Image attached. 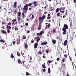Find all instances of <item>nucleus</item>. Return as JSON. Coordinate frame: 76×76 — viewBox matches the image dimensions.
Wrapping results in <instances>:
<instances>
[{
  "mask_svg": "<svg viewBox=\"0 0 76 76\" xmlns=\"http://www.w3.org/2000/svg\"><path fill=\"white\" fill-rule=\"evenodd\" d=\"M68 25L67 24H65L63 26V27L62 28V30L63 31V34L64 35H66V29H68Z\"/></svg>",
  "mask_w": 76,
  "mask_h": 76,
  "instance_id": "obj_1",
  "label": "nucleus"
},
{
  "mask_svg": "<svg viewBox=\"0 0 76 76\" xmlns=\"http://www.w3.org/2000/svg\"><path fill=\"white\" fill-rule=\"evenodd\" d=\"M45 16L43 14V16L42 17H39V20L40 22L42 23L44 22V19H45Z\"/></svg>",
  "mask_w": 76,
  "mask_h": 76,
  "instance_id": "obj_2",
  "label": "nucleus"
},
{
  "mask_svg": "<svg viewBox=\"0 0 76 76\" xmlns=\"http://www.w3.org/2000/svg\"><path fill=\"white\" fill-rule=\"evenodd\" d=\"M6 28L7 29H9L8 30L7 29V32L8 34H9L10 32V29H11V27L10 26H9L7 25L6 26Z\"/></svg>",
  "mask_w": 76,
  "mask_h": 76,
  "instance_id": "obj_3",
  "label": "nucleus"
},
{
  "mask_svg": "<svg viewBox=\"0 0 76 76\" xmlns=\"http://www.w3.org/2000/svg\"><path fill=\"white\" fill-rule=\"evenodd\" d=\"M41 23H42L39 22L38 27L37 28L38 30H40L41 29Z\"/></svg>",
  "mask_w": 76,
  "mask_h": 76,
  "instance_id": "obj_4",
  "label": "nucleus"
},
{
  "mask_svg": "<svg viewBox=\"0 0 76 76\" xmlns=\"http://www.w3.org/2000/svg\"><path fill=\"white\" fill-rule=\"evenodd\" d=\"M13 6L15 9H16V7L17 6V2H14V4Z\"/></svg>",
  "mask_w": 76,
  "mask_h": 76,
  "instance_id": "obj_5",
  "label": "nucleus"
},
{
  "mask_svg": "<svg viewBox=\"0 0 76 76\" xmlns=\"http://www.w3.org/2000/svg\"><path fill=\"white\" fill-rule=\"evenodd\" d=\"M50 26H51V24H50V23H49L48 25H46L45 28H50Z\"/></svg>",
  "mask_w": 76,
  "mask_h": 76,
  "instance_id": "obj_6",
  "label": "nucleus"
},
{
  "mask_svg": "<svg viewBox=\"0 0 76 76\" xmlns=\"http://www.w3.org/2000/svg\"><path fill=\"white\" fill-rule=\"evenodd\" d=\"M38 47V43H35L34 44V48L36 49Z\"/></svg>",
  "mask_w": 76,
  "mask_h": 76,
  "instance_id": "obj_7",
  "label": "nucleus"
},
{
  "mask_svg": "<svg viewBox=\"0 0 76 76\" xmlns=\"http://www.w3.org/2000/svg\"><path fill=\"white\" fill-rule=\"evenodd\" d=\"M17 62L18 63H19V64H22V61H21V60L20 59H19L18 60Z\"/></svg>",
  "mask_w": 76,
  "mask_h": 76,
  "instance_id": "obj_8",
  "label": "nucleus"
},
{
  "mask_svg": "<svg viewBox=\"0 0 76 76\" xmlns=\"http://www.w3.org/2000/svg\"><path fill=\"white\" fill-rule=\"evenodd\" d=\"M47 42H43L41 43V45H47Z\"/></svg>",
  "mask_w": 76,
  "mask_h": 76,
  "instance_id": "obj_9",
  "label": "nucleus"
},
{
  "mask_svg": "<svg viewBox=\"0 0 76 76\" xmlns=\"http://www.w3.org/2000/svg\"><path fill=\"white\" fill-rule=\"evenodd\" d=\"M52 41L53 44H55L56 43V40L54 39H52Z\"/></svg>",
  "mask_w": 76,
  "mask_h": 76,
  "instance_id": "obj_10",
  "label": "nucleus"
},
{
  "mask_svg": "<svg viewBox=\"0 0 76 76\" xmlns=\"http://www.w3.org/2000/svg\"><path fill=\"white\" fill-rule=\"evenodd\" d=\"M64 46H66L67 45V40H65L64 43Z\"/></svg>",
  "mask_w": 76,
  "mask_h": 76,
  "instance_id": "obj_11",
  "label": "nucleus"
},
{
  "mask_svg": "<svg viewBox=\"0 0 76 76\" xmlns=\"http://www.w3.org/2000/svg\"><path fill=\"white\" fill-rule=\"evenodd\" d=\"M33 4H34V6H37L38 5L37 4V2L34 1L33 3Z\"/></svg>",
  "mask_w": 76,
  "mask_h": 76,
  "instance_id": "obj_12",
  "label": "nucleus"
},
{
  "mask_svg": "<svg viewBox=\"0 0 76 76\" xmlns=\"http://www.w3.org/2000/svg\"><path fill=\"white\" fill-rule=\"evenodd\" d=\"M59 10H60V8H57L56 10V13H57L58 12H59Z\"/></svg>",
  "mask_w": 76,
  "mask_h": 76,
  "instance_id": "obj_13",
  "label": "nucleus"
},
{
  "mask_svg": "<svg viewBox=\"0 0 76 76\" xmlns=\"http://www.w3.org/2000/svg\"><path fill=\"white\" fill-rule=\"evenodd\" d=\"M26 76H29V75H30L31 76V75L30 74H29V73L26 72Z\"/></svg>",
  "mask_w": 76,
  "mask_h": 76,
  "instance_id": "obj_14",
  "label": "nucleus"
},
{
  "mask_svg": "<svg viewBox=\"0 0 76 76\" xmlns=\"http://www.w3.org/2000/svg\"><path fill=\"white\" fill-rule=\"evenodd\" d=\"M66 8L65 7H61L60 8V11H61V10H65Z\"/></svg>",
  "mask_w": 76,
  "mask_h": 76,
  "instance_id": "obj_15",
  "label": "nucleus"
},
{
  "mask_svg": "<svg viewBox=\"0 0 76 76\" xmlns=\"http://www.w3.org/2000/svg\"><path fill=\"white\" fill-rule=\"evenodd\" d=\"M48 73H51V68H50V67H49L48 69Z\"/></svg>",
  "mask_w": 76,
  "mask_h": 76,
  "instance_id": "obj_16",
  "label": "nucleus"
},
{
  "mask_svg": "<svg viewBox=\"0 0 76 76\" xmlns=\"http://www.w3.org/2000/svg\"><path fill=\"white\" fill-rule=\"evenodd\" d=\"M56 32V29L53 28V33L54 34Z\"/></svg>",
  "mask_w": 76,
  "mask_h": 76,
  "instance_id": "obj_17",
  "label": "nucleus"
},
{
  "mask_svg": "<svg viewBox=\"0 0 76 76\" xmlns=\"http://www.w3.org/2000/svg\"><path fill=\"white\" fill-rule=\"evenodd\" d=\"M28 46L27 45V43H25L24 44V47L25 48H27L28 47Z\"/></svg>",
  "mask_w": 76,
  "mask_h": 76,
  "instance_id": "obj_18",
  "label": "nucleus"
},
{
  "mask_svg": "<svg viewBox=\"0 0 76 76\" xmlns=\"http://www.w3.org/2000/svg\"><path fill=\"white\" fill-rule=\"evenodd\" d=\"M17 56H18V57H20V53H19V52H17Z\"/></svg>",
  "mask_w": 76,
  "mask_h": 76,
  "instance_id": "obj_19",
  "label": "nucleus"
},
{
  "mask_svg": "<svg viewBox=\"0 0 76 76\" xmlns=\"http://www.w3.org/2000/svg\"><path fill=\"white\" fill-rule=\"evenodd\" d=\"M11 57L12 58H14V56H13V53H11Z\"/></svg>",
  "mask_w": 76,
  "mask_h": 76,
  "instance_id": "obj_20",
  "label": "nucleus"
},
{
  "mask_svg": "<svg viewBox=\"0 0 76 76\" xmlns=\"http://www.w3.org/2000/svg\"><path fill=\"white\" fill-rule=\"evenodd\" d=\"M43 31H41L40 33H39V35H42V34H43Z\"/></svg>",
  "mask_w": 76,
  "mask_h": 76,
  "instance_id": "obj_21",
  "label": "nucleus"
},
{
  "mask_svg": "<svg viewBox=\"0 0 76 76\" xmlns=\"http://www.w3.org/2000/svg\"><path fill=\"white\" fill-rule=\"evenodd\" d=\"M0 42H3V43H4V42H5V41L4 40L0 39Z\"/></svg>",
  "mask_w": 76,
  "mask_h": 76,
  "instance_id": "obj_22",
  "label": "nucleus"
},
{
  "mask_svg": "<svg viewBox=\"0 0 76 76\" xmlns=\"http://www.w3.org/2000/svg\"><path fill=\"white\" fill-rule=\"evenodd\" d=\"M38 54H39L40 55L41 54H43V53L41 52V51L40 50L38 52Z\"/></svg>",
  "mask_w": 76,
  "mask_h": 76,
  "instance_id": "obj_23",
  "label": "nucleus"
},
{
  "mask_svg": "<svg viewBox=\"0 0 76 76\" xmlns=\"http://www.w3.org/2000/svg\"><path fill=\"white\" fill-rule=\"evenodd\" d=\"M1 32H2L3 34H6V32L2 30L1 31Z\"/></svg>",
  "mask_w": 76,
  "mask_h": 76,
  "instance_id": "obj_24",
  "label": "nucleus"
},
{
  "mask_svg": "<svg viewBox=\"0 0 76 76\" xmlns=\"http://www.w3.org/2000/svg\"><path fill=\"white\" fill-rule=\"evenodd\" d=\"M18 29V27L16 26H15V31H17Z\"/></svg>",
  "mask_w": 76,
  "mask_h": 76,
  "instance_id": "obj_25",
  "label": "nucleus"
},
{
  "mask_svg": "<svg viewBox=\"0 0 76 76\" xmlns=\"http://www.w3.org/2000/svg\"><path fill=\"white\" fill-rule=\"evenodd\" d=\"M42 67L43 68H46V67L45 66V65L42 64Z\"/></svg>",
  "mask_w": 76,
  "mask_h": 76,
  "instance_id": "obj_26",
  "label": "nucleus"
},
{
  "mask_svg": "<svg viewBox=\"0 0 76 76\" xmlns=\"http://www.w3.org/2000/svg\"><path fill=\"white\" fill-rule=\"evenodd\" d=\"M21 15V12H19L18 13V16H20Z\"/></svg>",
  "mask_w": 76,
  "mask_h": 76,
  "instance_id": "obj_27",
  "label": "nucleus"
},
{
  "mask_svg": "<svg viewBox=\"0 0 76 76\" xmlns=\"http://www.w3.org/2000/svg\"><path fill=\"white\" fill-rule=\"evenodd\" d=\"M14 13L15 15H16V13H17V10H15L14 11Z\"/></svg>",
  "mask_w": 76,
  "mask_h": 76,
  "instance_id": "obj_28",
  "label": "nucleus"
},
{
  "mask_svg": "<svg viewBox=\"0 0 76 76\" xmlns=\"http://www.w3.org/2000/svg\"><path fill=\"white\" fill-rule=\"evenodd\" d=\"M12 22H16V19H14L12 20Z\"/></svg>",
  "mask_w": 76,
  "mask_h": 76,
  "instance_id": "obj_29",
  "label": "nucleus"
},
{
  "mask_svg": "<svg viewBox=\"0 0 76 76\" xmlns=\"http://www.w3.org/2000/svg\"><path fill=\"white\" fill-rule=\"evenodd\" d=\"M60 12H58L57 13V16H60Z\"/></svg>",
  "mask_w": 76,
  "mask_h": 76,
  "instance_id": "obj_30",
  "label": "nucleus"
},
{
  "mask_svg": "<svg viewBox=\"0 0 76 76\" xmlns=\"http://www.w3.org/2000/svg\"><path fill=\"white\" fill-rule=\"evenodd\" d=\"M32 4V3H30L28 4V6L30 7V6H31Z\"/></svg>",
  "mask_w": 76,
  "mask_h": 76,
  "instance_id": "obj_31",
  "label": "nucleus"
},
{
  "mask_svg": "<svg viewBox=\"0 0 76 76\" xmlns=\"http://www.w3.org/2000/svg\"><path fill=\"white\" fill-rule=\"evenodd\" d=\"M25 13H23L22 14V17L23 18H24V16H25V14H24Z\"/></svg>",
  "mask_w": 76,
  "mask_h": 76,
  "instance_id": "obj_32",
  "label": "nucleus"
},
{
  "mask_svg": "<svg viewBox=\"0 0 76 76\" xmlns=\"http://www.w3.org/2000/svg\"><path fill=\"white\" fill-rule=\"evenodd\" d=\"M64 57H65V58H67V55H66V54L64 55Z\"/></svg>",
  "mask_w": 76,
  "mask_h": 76,
  "instance_id": "obj_33",
  "label": "nucleus"
},
{
  "mask_svg": "<svg viewBox=\"0 0 76 76\" xmlns=\"http://www.w3.org/2000/svg\"><path fill=\"white\" fill-rule=\"evenodd\" d=\"M73 1H74V3H75V7H76V0H73Z\"/></svg>",
  "mask_w": 76,
  "mask_h": 76,
  "instance_id": "obj_34",
  "label": "nucleus"
},
{
  "mask_svg": "<svg viewBox=\"0 0 76 76\" xmlns=\"http://www.w3.org/2000/svg\"><path fill=\"white\" fill-rule=\"evenodd\" d=\"M18 20L19 22L20 21V17H18Z\"/></svg>",
  "mask_w": 76,
  "mask_h": 76,
  "instance_id": "obj_35",
  "label": "nucleus"
},
{
  "mask_svg": "<svg viewBox=\"0 0 76 76\" xmlns=\"http://www.w3.org/2000/svg\"><path fill=\"white\" fill-rule=\"evenodd\" d=\"M48 62L49 63H52V62H53V61H51L50 60H49L48 61Z\"/></svg>",
  "mask_w": 76,
  "mask_h": 76,
  "instance_id": "obj_36",
  "label": "nucleus"
},
{
  "mask_svg": "<svg viewBox=\"0 0 76 76\" xmlns=\"http://www.w3.org/2000/svg\"><path fill=\"white\" fill-rule=\"evenodd\" d=\"M27 7H28V4H26V5H25L24 6V7L25 8H27Z\"/></svg>",
  "mask_w": 76,
  "mask_h": 76,
  "instance_id": "obj_37",
  "label": "nucleus"
},
{
  "mask_svg": "<svg viewBox=\"0 0 76 76\" xmlns=\"http://www.w3.org/2000/svg\"><path fill=\"white\" fill-rule=\"evenodd\" d=\"M35 39H39V37H35Z\"/></svg>",
  "mask_w": 76,
  "mask_h": 76,
  "instance_id": "obj_38",
  "label": "nucleus"
},
{
  "mask_svg": "<svg viewBox=\"0 0 76 76\" xmlns=\"http://www.w3.org/2000/svg\"><path fill=\"white\" fill-rule=\"evenodd\" d=\"M26 39V37L25 36H23V39Z\"/></svg>",
  "mask_w": 76,
  "mask_h": 76,
  "instance_id": "obj_39",
  "label": "nucleus"
},
{
  "mask_svg": "<svg viewBox=\"0 0 76 76\" xmlns=\"http://www.w3.org/2000/svg\"><path fill=\"white\" fill-rule=\"evenodd\" d=\"M50 18H51V17L48 16L47 17V19H50Z\"/></svg>",
  "mask_w": 76,
  "mask_h": 76,
  "instance_id": "obj_40",
  "label": "nucleus"
},
{
  "mask_svg": "<svg viewBox=\"0 0 76 76\" xmlns=\"http://www.w3.org/2000/svg\"><path fill=\"white\" fill-rule=\"evenodd\" d=\"M42 70H43V72H45V71H46V70L45 68L43 69H42Z\"/></svg>",
  "mask_w": 76,
  "mask_h": 76,
  "instance_id": "obj_41",
  "label": "nucleus"
},
{
  "mask_svg": "<svg viewBox=\"0 0 76 76\" xmlns=\"http://www.w3.org/2000/svg\"><path fill=\"white\" fill-rule=\"evenodd\" d=\"M46 52L47 53H48V52H49V50H48L47 49V50H46Z\"/></svg>",
  "mask_w": 76,
  "mask_h": 76,
  "instance_id": "obj_42",
  "label": "nucleus"
},
{
  "mask_svg": "<svg viewBox=\"0 0 76 76\" xmlns=\"http://www.w3.org/2000/svg\"><path fill=\"white\" fill-rule=\"evenodd\" d=\"M63 68H64L65 67H66V65L65 64H63Z\"/></svg>",
  "mask_w": 76,
  "mask_h": 76,
  "instance_id": "obj_43",
  "label": "nucleus"
},
{
  "mask_svg": "<svg viewBox=\"0 0 76 76\" xmlns=\"http://www.w3.org/2000/svg\"><path fill=\"white\" fill-rule=\"evenodd\" d=\"M39 41H40V38H39L38 39H37V42H39Z\"/></svg>",
  "mask_w": 76,
  "mask_h": 76,
  "instance_id": "obj_44",
  "label": "nucleus"
},
{
  "mask_svg": "<svg viewBox=\"0 0 76 76\" xmlns=\"http://www.w3.org/2000/svg\"><path fill=\"white\" fill-rule=\"evenodd\" d=\"M61 13H64V11H60Z\"/></svg>",
  "mask_w": 76,
  "mask_h": 76,
  "instance_id": "obj_45",
  "label": "nucleus"
},
{
  "mask_svg": "<svg viewBox=\"0 0 76 76\" xmlns=\"http://www.w3.org/2000/svg\"><path fill=\"white\" fill-rule=\"evenodd\" d=\"M17 44H20V42L19 41H18L17 42Z\"/></svg>",
  "mask_w": 76,
  "mask_h": 76,
  "instance_id": "obj_46",
  "label": "nucleus"
},
{
  "mask_svg": "<svg viewBox=\"0 0 76 76\" xmlns=\"http://www.w3.org/2000/svg\"><path fill=\"white\" fill-rule=\"evenodd\" d=\"M69 59L71 61H72V58H71L70 57V55H69Z\"/></svg>",
  "mask_w": 76,
  "mask_h": 76,
  "instance_id": "obj_47",
  "label": "nucleus"
},
{
  "mask_svg": "<svg viewBox=\"0 0 76 76\" xmlns=\"http://www.w3.org/2000/svg\"><path fill=\"white\" fill-rule=\"evenodd\" d=\"M62 62H64V58H63V59H62Z\"/></svg>",
  "mask_w": 76,
  "mask_h": 76,
  "instance_id": "obj_48",
  "label": "nucleus"
},
{
  "mask_svg": "<svg viewBox=\"0 0 76 76\" xmlns=\"http://www.w3.org/2000/svg\"><path fill=\"white\" fill-rule=\"evenodd\" d=\"M25 25H26V26H28V23H25Z\"/></svg>",
  "mask_w": 76,
  "mask_h": 76,
  "instance_id": "obj_49",
  "label": "nucleus"
},
{
  "mask_svg": "<svg viewBox=\"0 0 76 76\" xmlns=\"http://www.w3.org/2000/svg\"><path fill=\"white\" fill-rule=\"evenodd\" d=\"M31 43H34V40H32L31 41Z\"/></svg>",
  "mask_w": 76,
  "mask_h": 76,
  "instance_id": "obj_50",
  "label": "nucleus"
},
{
  "mask_svg": "<svg viewBox=\"0 0 76 76\" xmlns=\"http://www.w3.org/2000/svg\"><path fill=\"white\" fill-rule=\"evenodd\" d=\"M65 15L67 16V12H66V13L65 14Z\"/></svg>",
  "mask_w": 76,
  "mask_h": 76,
  "instance_id": "obj_51",
  "label": "nucleus"
},
{
  "mask_svg": "<svg viewBox=\"0 0 76 76\" xmlns=\"http://www.w3.org/2000/svg\"><path fill=\"white\" fill-rule=\"evenodd\" d=\"M8 25H11V23L10 22H9L8 23Z\"/></svg>",
  "mask_w": 76,
  "mask_h": 76,
  "instance_id": "obj_52",
  "label": "nucleus"
},
{
  "mask_svg": "<svg viewBox=\"0 0 76 76\" xmlns=\"http://www.w3.org/2000/svg\"><path fill=\"white\" fill-rule=\"evenodd\" d=\"M28 10V8L27 7L26 8V11H27V10Z\"/></svg>",
  "mask_w": 76,
  "mask_h": 76,
  "instance_id": "obj_53",
  "label": "nucleus"
},
{
  "mask_svg": "<svg viewBox=\"0 0 76 76\" xmlns=\"http://www.w3.org/2000/svg\"><path fill=\"white\" fill-rule=\"evenodd\" d=\"M32 17H31V19H33L34 18V15H32Z\"/></svg>",
  "mask_w": 76,
  "mask_h": 76,
  "instance_id": "obj_54",
  "label": "nucleus"
},
{
  "mask_svg": "<svg viewBox=\"0 0 76 76\" xmlns=\"http://www.w3.org/2000/svg\"><path fill=\"white\" fill-rule=\"evenodd\" d=\"M57 39H59V36H57L56 37Z\"/></svg>",
  "mask_w": 76,
  "mask_h": 76,
  "instance_id": "obj_55",
  "label": "nucleus"
},
{
  "mask_svg": "<svg viewBox=\"0 0 76 76\" xmlns=\"http://www.w3.org/2000/svg\"><path fill=\"white\" fill-rule=\"evenodd\" d=\"M57 61H59V60H60V58H57Z\"/></svg>",
  "mask_w": 76,
  "mask_h": 76,
  "instance_id": "obj_56",
  "label": "nucleus"
},
{
  "mask_svg": "<svg viewBox=\"0 0 76 76\" xmlns=\"http://www.w3.org/2000/svg\"><path fill=\"white\" fill-rule=\"evenodd\" d=\"M26 8H23V10H26Z\"/></svg>",
  "mask_w": 76,
  "mask_h": 76,
  "instance_id": "obj_57",
  "label": "nucleus"
},
{
  "mask_svg": "<svg viewBox=\"0 0 76 76\" xmlns=\"http://www.w3.org/2000/svg\"><path fill=\"white\" fill-rule=\"evenodd\" d=\"M63 18H66V15H64L63 16Z\"/></svg>",
  "mask_w": 76,
  "mask_h": 76,
  "instance_id": "obj_58",
  "label": "nucleus"
},
{
  "mask_svg": "<svg viewBox=\"0 0 76 76\" xmlns=\"http://www.w3.org/2000/svg\"><path fill=\"white\" fill-rule=\"evenodd\" d=\"M35 22H36V23H38V20H35Z\"/></svg>",
  "mask_w": 76,
  "mask_h": 76,
  "instance_id": "obj_59",
  "label": "nucleus"
},
{
  "mask_svg": "<svg viewBox=\"0 0 76 76\" xmlns=\"http://www.w3.org/2000/svg\"><path fill=\"white\" fill-rule=\"evenodd\" d=\"M13 44H15V41H13Z\"/></svg>",
  "mask_w": 76,
  "mask_h": 76,
  "instance_id": "obj_60",
  "label": "nucleus"
},
{
  "mask_svg": "<svg viewBox=\"0 0 76 76\" xmlns=\"http://www.w3.org/2000/svg\"><path fill=\"white\" fill-rule=\"evenodd\" d=\"M2 28H3V29H5V28H4V26L2 27Z\"/></svg>",
  "mask_w": 76,
  "mask_h": 76,
  "instance_id": "obj_61",
  "label": "nucleus"
},
{
  "mask_svg": "<svg viewBox=\"0 0 76 76\" xmlns=\"http://www.w3.org/2000/svg\"><path fill=\"white\" fill-rule=\"evenodd\" d=\"M29 32H30V31H27V34H29Z\"/></svg>",
  "mask_w": 76,
  "mask_h": 76,
  "instance_id": "obj_62",
  "label": "nucleus"
},
{
  "mask_svg": "<svg viewBox=\"0 0 76 76\" xmlns=\"http://www.w3.org/2000/svg\"><path fill=\"white\" fill-rule=\"evenodd\" d=\"M52 21L53 22H54V18H53V19H52Z\"/></svg>",
  "mask_w": 76,
  "mask_h": 76,
  "instance_id": "obj_63",
  "label": "nucleus"
},
{
  "mask_svg": "<svg viewBox=\"0 0 76 76\" xmlns=\"http://www.w3.org/2000/svg\"><path fill=\"white\" fill-rule=\"evenodd\" d=\"M48 16H50V14H48Z\"/></svg>",
  "mask_w": 76,
  "mask_h": 76,
  "instance_id": "obj_64",
  "label": "nucleus"
}]
</instances>
